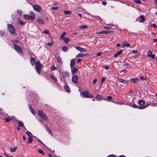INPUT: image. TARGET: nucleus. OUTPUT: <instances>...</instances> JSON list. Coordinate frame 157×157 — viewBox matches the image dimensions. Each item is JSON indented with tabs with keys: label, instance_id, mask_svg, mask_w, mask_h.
<instances>
[{
	"label": "nucleus",
	"instance_id": "4468645a",
	"mask_svg": "<svg viewBox=\"0 0 157 157\" xmlns=\"http://www.w3.org/2000/svg\"><path fill=\"white\" fill-rule=\"evenodd\" d=\"M130 81L132 82L137 83L139 82V79L137 78H132L130 79Z\"/></svg>",
	"mask_w": 157,
	"mask_h": 157
},
{
	"label": "nucleus",
	"instance_id": "dca6fc26",
	"mask_svg": "<svg viewBox=\"0 0 157 157\" xmlns=\"http://www.w3.org/2000/svg\"><path fill=\"white\" fill-rule=\"evenodd\" d=\"M30 62L32 65H33L36 63L35 59L33 57H31Z\"/></svg>",
	"mask_w": 157,
	"mask_h": 157
},
{
	"label": "nucleus",
	"instance_id": "c9c22d12",
	"mask_svg": "<svg viewBox=\"0 0 157 157\" xmlns=\"http://www.w3.org/2000/svg\"><path fill=\"white\" fill-rule=\"evenodd\" d=\"M79 28L80 29H85L87 28V26L86 25H80L79 27Z\"/></svg>",
	"mask_w": 157,
	"mask_h": 157
},
{
	"label": "nucleus",
	"instance_id": "6e6d98bb",
	"mask_svg": "<svg viewBox=\"0 0 157 157\" xmlns=\"http://www.w3.org/2000/svg\"><path fill=\"white\" fill-rule=\"evenodd\" d=\"M152 25V26L154 27V28H157V26H156V25L155 24V23H154V24H153Z\"/></svg>",
	"mask_w": 157,
	"mask_h": 157
},
{
	"label": "nucleus",
	"instance_id": "2f4dec72",
	"mask_svg": "<svg viewBox=\"0 0 157 157\" xmlns=\"http://www.w3.org/2000/svg\"><path fill=\"white\" fill-rule=\"evenodd\" d=\"M66 34V32H63L60 36V38L62 39H63L64 38V37L65 36Z\"/></svg>",
	"mask_w": 157,
	"mask_h": 157
},
{
	"label": "nucleus",
	"instance_id": "8fccbe9b",
	"mask_svg": "<svg viewBox=\"0 0 157 157\" xmlns=\"http://www.w3.org/2000/svg\"><path fill=\"white\" fill-rule=\"evenodd\" d=\"M31 112L33 113V114H36V112L34 110V109H31L30 110Z\"/></svg>",
	"mask_w": 157,
	"mask_h": 157
},
{
	"label": "nucleus",
	"instance_id": "4d7b16f0",
	"mask_svg": "<svg viewBox=\"0 0 157 157\" xmlns=\"http://www.w3.org/2000/svg\"><path fill=\"white\" fill-rule=\"evenodd\" d=\"M17 11L18 12V13H19L20 14H21L22 13V11L21 10H18Z\"/></svg>",
	"mask_w": 157,
	"mask_h": 157
},
{
	"label": "nucleus",
	"instance_id": "473e14b6",
	"mask_svg": "<svg viewBox=\"0 0 157 157\" xmlns=\"http://www.w3.org/2000/svg\"><path fill=\"white\" fill-rule=\"evenodd\" d=\"M18 125L20 127H23L24 126V124L23 122L21 121H18Z\"/></svg>",
	"mask_w": 157,
	"mask_h": 157
},
{
	"label": "nucleus",
	"instance_id": "09e8293b",
	"mask_svg": "<svg viewBox=\"0 0 157 157\" xmlns=\"http://www.w3.org/2000/svg\"><path fill=\"white\" fill-rule=\"evenodd\" d=\"M105 80V78L103 77L101 78V83L102 84L103 82H104Z\"/></svg>",
	"mask_w": 157,
	"mask_h": 157
},
{
	"label": "nucleus",
	"instance_id": "58836bf2",
	"mask_svg": "<svg viewBox=\"0 0 157 157\" xmlns=\"http://www.w3.org/2000/svg\"><path fill=\"white\" fill-rule=\"evenodd\" d=\"M112 32V31H102V33H105V34L109 33H111Z\"/></svg>",
	"mask_w": 157,
	"mask_h": 157
},
{
	"label": "nucleus",
	"instance_id": "6e6552de",
	"mask_svg": "<svg viewBox=\"0 0 157 157\" xmlns=\"http://www.w3.org/2000/svg\"><path fill=\"white\" fill-rule=\"evenodd\" d=\"M33 8L34 10L38 12H40L41 10V7L38 5H34L33 6Z\"/></svg>",
	"mask_w": 157,
	"mask_h": 157
},
{
	"label": "nucleus",
	"instance_id": "052dcab7",
	"mask_svg": "<svg viewBox=\"0 0 157 157\" xmlns=\"http://www.w3.org/2000/svg\"><path fill=\"white\" fill-rule=\"evenodd\" d=\"M102 5H104V6H105L107 4V2H102Z\"/></svg>",
	"mask_w": 157,
	"mask_h": 157
},
{
	"label": "nucleus",
	"instance_id": "f257e3e1",
	"mask_svg": "<svg viewBox=\"0 0 157 157\" xmlns=\"http://www.w3.org/2000/svg\"><path fill=\"white\" fill-rule=\"evenodd\" d=\"M82 96L86 98H92L93 95L92 94H89V91L88 90H85L81 94Z\"/></svg>",
	"mask_w": 157,
	"mask_h": 157
},
{
	"label": "nucleus",
	"instance_id": "603ef678",
	"mask_svg": "<svg viewBox=\"0 0 157 157\" xmlns=\"http://www.w3.org/2000/svg\"><path fill=\"white\" fill-rule=\"evenodd\" d=\"M51 69L52 70H54L56 69V68L54 67V65H52L51 67Z\"/></svg>",
	"mask_w": 157,
	"mask_h": 157
},
{
	"label": "nucleus",
	"instance_id": "cd10ccee",
	"mask_svg": "<svg viewBox=\"0 0 157 157\" xmlns=\"http://www.w3.org/2000/svg\"><path fill=\"white\" fill-rule=\"evenodd\" d=\"M62 50L64 52H66L68 50V48L65 46H63L62 48Z\"/></svg>",
	"mask_w": 157,
	"mask_h": 157
},
{
	"label": "nucleus",
	"instance_id": "ea45409f",
	"mask_svg": "<svg viewBox=\"0 0 157 157\" xmlns=\"http://www.w3.org/2000/svg\"><path fill=\"white\" fill-rule=\"evenodd\" d=\"M125 46H126L127 47H129L130 46V44L128 43H127V42L124 41L123 47H124Z\"/></svg>",
	"mask_w": 157,
	"mask_h": 157
},
{
	"label": "nucleus",
	"instance_id": "69168bd1",
	"mask_svg": "<svg viewBox=\"0 0 157 157\" xmlns=\"http://www.w3.org/2000/svg\"><path fill=\"white\" fill-rule=\"evenodd\" d=\"M14 43H15V44H16V43H18V40H14L13 41Z\"/></svg>",
	"mask_w": 157,
	"mask_h": 157
},
{
	"label": "nucleus",
	"instance_id": "c756f323",
	"mask_svg": "<svg viewBox=\"0 0 157 157\" xmlns=\"http://www.w3.org/2000/svg\"><path fill=\"white\" fill-rule=\"evenodd\" d=\"M64 13H65L66 15H68L70 14L71 13V11L69 10V11H67V10H64L63 11Z\"/></svg>",
	"mask_w": 157,
	"mask_h": 157
},
{
	"label": "nucleus",
	"instance_id": "bb28decb",
	"mask_svg": "<svg viewBox=\"0 0 157 157\" xmlns=\"http://www.w3.org/2000/svg\"><path fill=\"white\" fill-rule=\"evenodd\" d=\"M10 149L11 152H14L16 151L17 149V147H15L13 148H12V147H10Z\"/></svg>",
	"mask_w": 157,
	"mask_h": 157
},
{
	"label": "nucleus",
	"instance_id": "7ed1b4c3",
	"mask_svg": "<svg viewBox=\"0 0 157 157\" xmlns=\"http://www.w3.org/2000/svg\"><path fill=\"white\" fill-rule=\"evenodd\" d=\"M31 15H24V18L27 20H33L35 17V14L33 12H30Z\"/></svg>",
	"mask_w": 157,
	"mask_h": 157
},
{
	"label": "nucleus",
	"instance_id": "a19ab883",
	"mask_svg": "<svg viewBox=\"0 0 157 157\" xmlns=\"http://www.w3.org/2000/svg\"><path fill=\"white\" fill-rule=\"evenodd\" d=\"M140 80H146L147 79L144 76H140Z\"/></svg>",
	"mask_w": 157,
	"mask_h": 157
},
{
	"label": "nucleus",
	"instance_id": "a18cd8bd",
	"mask_svg": "<svg viewBox=\"0 0 157 157\" xmlns=\"http://www.w3.org/2000/svg\"><path fill=\"white\" fill-rule=\"evenodd\" d=\"M134 1L136 3L139 4H141V2L140 0H134Z\"/></svg>",
	"mask_w": 157,
	"mask_h": 157
},
{
	"label": "nucleus",
	"instance_id": "f704fd0d",
	"mask_svg": "<svg viewBox=\"0 0 157 157\" xmlns=\"http://www.w3.org/2000/svg\"><path fill=\"white\" fill-rule=\"evenodd\" d=\"M57 60L59 63H63L62 59L60 56H59L58 57V58H57Z\"/></svg>",
	"mask_w": 157,
	"mask_h": 157
},
{
	"label": "nucleus",
	"instance_id": "13d9d810",
	"mask_svg": "<svg viewBox=\"0 0 157 157\" xmlns=\"http://www.w3.org/2000/svg\"><path fill=\"white\" fill-rule=\"evenodd\" d=\"M97 81V79H94L93 80V84H95V83Z\"/></svg>",
	"mask_w": 157,
	"mask_h": 157
},
{
	"label": "nucleus",
	"instance_id": "0eeeda50",
	"mask_svg": "<svg viewBox=\"0 0 157 157\" xmlns=\"http://www.w3.org/2000/svg\"><path fill=\"white\" fill-rule=\"evenodd\" d=\"M72 82L75 84H77L78 82V77L77 75H75L72 76Z\"/></svg>",
	"mask_w": 157,
	"mask_h": 157
},
{
	"label": "nucleus",
	"instance_id": "aec40b11",
	"mask_svg": "<svg viewBox=\"0 0 157 157\" xmlns=\"http://www.w3.org/2000/svg\"><path fill=\"white\" fill-rule=\"evenodd\" d=\"M51 78L52 79L54 82H55L56 83L57 82V79L55 78V77L54 75H52L51 76Z\"/></svg>",
	"mask_w": 157,
	"mask_h": 157
},
{
	"label": "nucleus",
	"instance_id": "bf43d9fd",
	"mask_svg": "<svg viewBox=\"0 0 157 157\" xmlns=\"http://www.w3.org/2000/svg\"><path fill=\"white\" fill-rule=\"evenodd\" d=\"M138 51L137 50H133L132 51V53H137Z\"/></svg>",
	"mask_w": 157,
	"mask_h": 157
},
{
	"label": "nucleus",
	"instance_id": "0e129e2a",
	"mask_svg": "<svg viewBox=\"0 0 157 157\" xmlns=\"http://www.w3.org/2000/svg\"><path fill=\"white\" fill-rule=\"evenodd\" d=\"M101 54L102 53L101 52H99L98 53H97V55L98 56H99L101 55Z\"/></svg>",
	"mask_w": 157,
	"mask_h": 157
},
{
	"label": "nucleus",
	"instance_id": "9d476101",
	"mask_svg": "<svg viewBox=\"0 0 157 157\" xmlns=\"http://www.w3.org/2000/svg\"><path fill=\"white\" fill-rule=\"evenodd\" d=\"M76 48L78 51L81 52H87L85 48H83L79 47H76Z\"/></svg>",
	"mask_w": 157,
	"mask_h": 157
},
{
	"label": "nucleus",
	"instance_id": "6ab92c4d",
	"mask_svg": "<svg viewBox=\"0 0 157 157\" xmlns=\"http://www.w3.org/2000/svg\"><path fill=\"white\" fill-rule=\"evenodd\" d=\"M46 129L47 130L49 134H50L52 136H53V134L51 130L48 128L46 126H45Z\"/></svg>",
	"mask_w": 157,
	"mask_h": 157
},
{
	"label": "nucleus",
	"instance_id": "39448f33",
	"mask_svg": "<svg viewBox=\"0 0 157 157\" xmlns=\"http://www.w3.org/2000/svg\"><path fill=\"white\" fill-rule=\"evenodd\" d=\"M35 68L37 72L39 74L40 72L41 64L39 61L37 62L36 63Z\"/></svg>",
	"mask_w": 157,
	"mask_h": 157
},
{
	"label": "nucleus",
	"instance_id": "393cba45",
	"mask_svg": "<svg viewBox=\"0 0 157 157\" xmlns=\"http://www.w3.org/2000/svg\"><path fill=\"white\" fill-rule=\"evenodd\" d=\"M64 88L65 90L67 92H70V89L69 88V87L67 86L66 85L64 86Z\"/></svg>",
	"mask_w": 157,
	"mask_h": 157
},
{
	"label": "nucleus",
	"instance_id": "4be33fe9",
	"mask_svg": "<svg viewBox=\"0 0 157 157\" xmlns=\"http://www.w3.org/2000/svg\"><path fill=\"white\" fill-rule=\"evenodd\" d=\"M33 141V136H30L28 138V141L27 143L28 144H30L32 143Z\"/></svg>",
	"mask_w": 157,
	"mask_h": 157
},
{
	"label": "nucleus",
	"instance_id": "f3484780",
	"mask_svg": "<svg viewBox=\"0 0 157 157\" xmlns=\"http://www.w3.org/2000/svg\"><path fill=\"white\" fill-rule=\"evenodd\" d=\"M122 52V50H120L118 52L116 53L113 56V57H116L118 56L119 55L121 54Z\"/></svg>",
	"mask_w": 157,
	"mask_h": 157
},
{
	"label": "nucleus",
	"instance_id": "5fc2aeb1",
	"mask_svg": "<svg viewBox=\"0 0 157 157\" xmlns=\"http://www.w3.org/2000/svg\"><path fill=\"white\" fill-rule=\"evenodd\" d=\"M107 98L108 100H111L112 99V97L111 96H107Z\"/></svg>",
	"mask_w": 157,
	"mask_h": 157
},
{
	"label": "nucleus",
	"instance_id": "e2e57ef3",
	"mask_svg": "<svg viewBox=\"0 0 157 157\" xmlns=\"http://www.w3.org/2000/svg\"><path fill=\"white\" fill-rule=\"evenodd\" d=\"M116 155H109L108 157H115Z\"/></svg>",
	"mask_w": 157,
	"mask_h": 157
},
{
	"label": "nucleus",
	"instance_id": "338daca9",
	"mask_svg": "<svg viewBox=\"0 0 157 157\" xmlns=\"http://www.w3.org/2000/svg\"><path fill=\"white\" fill-rule=\"evenodd\" d=\"M37 139L38 140V141H39V142L40 143H41L42 144H44V143L41 140H40L38 138H37Z\"/></svg>",
	"mask_w": 157,
	"mask_h": 157
},
{
	"label": "nucleus",
	"instance_id": "3c124183",
	"mask_svg": "<svg viewBox=\"0 0 157 157\" xmlns=\"http://www.w3.org/2000/svg\"><path fill=\"white\" fill-rule=\"evenodd\" d=\"M58 9V7H51V9L52 10H56Z\"/></svg>",
	"mask_w": 157,
	"mask_h": 157
},
{
	"label": "nucleus",
	"instance_id": "5701e85b",
	"mask_svg": "<svg viewBox=\"0 0 157 157\" xmlns=\"http://www.w3.org/2000/svg\"><path fill=\"white\" fill-rule=\"evenodd\" d=\"M87 55H88L87 54H84L82 53H80L79 54H78L76 56V57H83V56H86Z\"/></svg>",
	"mask_w": 157,
	"mask_h": 157
},
{
	"label": "nucleus",
	"instance_id": "412c9836",
	"mask_svg": "<svg viewBox=\"0 0 157 157\" xmlns=\"http://www.w3.org/2000/svg\"><path fill=\"white\" fill-rule=\"evenodd\" d=\"M140 18L141 19V20L140 21V22H144L145 20V18L144 17V16L143 15H140Z\"/></svg>",
	"mask_w": 157,
	"mask_h": 157
},
{
	"label": "nucleus",
	"instance_id": "e433bc0d",
	"mask_svg": "<svg viewBox=\"0 0 157 157\" xmlns=\"http://www.w3.org/2000/svg\"><path fill=\"white\" fill-rule=\"evenodd\" d=\"M4 120L6 122H8L11 121L12 119L9 117H6L5 118Z\"/></svg>",
	"mask_w": 157,
	"mask_h": 157
},
{
	"label": "nucleus",
	"instance_id": "7c9ffc66",
	"mask_svg": "<svg viewBox=\"0 0 157 157\" xmlns=\"http://www.w3.org/2000/svg\"><path fill=\"white\" fill-rule=\"evenodd\" d=\"M63 40L66 44L68 43L70 40L68 38H64L63 39Z\"/></svg>",
	"mask_w": 157,
	"mask_h": 157
},
{
	"label": "nucleus",
	"instance_id": "9b49d317",
	"mask_svg": "<svg viewBox=\"0 0 157 157\" xmlns=\"http://www.w3.org/2000/svg\"><path fill=\"white\" fill-rule=\"evenodd\" d=\"M118 81L121 82L122 84H127L128 83V81H125L124 79L119 78H118Z\"/></svg>",
	"mask_w": 157,
	"mask_h": 157
},
{
	"label": "nucleus",
	"instance_id": "f03ea898",
	"mask_svg": "<svg viewBox=\"0 0 157 157\" xmlns=\"http://www.w3.org/2000/svg\"><path fill=\"white\" fill-rule=\"evenodd\" d=\"M37 111L38 114L41 118L45 121H47L48 117L43 112L42 110L40 111L38 110Z\"/></svg>",
	"mask_w": 157,
	"mask_h": 157
},
{
	"label": "nucleus",
	"instance_id": "864d4df0",
	"mask_svg": "<svg viewBox=\"0 0 157 157\" xmlns=\"http://www.w3.org/2000/svg\"><path fill=\"white\" fill-rule=\"evenodd\" d=\"M5 33L2 31H0V35L1 36H2Z\"/></svg>",
	"mask_w": 157,
	"mask_h": 157
},
{
	"label": "nucleus",
	"instance_id": "f8f14e48",
	"mask_svg": "<svg viewBox=\"0 0 157 157\" xmlns=\"http://www.w3.org/2000/svg\"><path fill=\"white\" fill-rule=\"evenodd\" d=\"M96 99L98 101H101V100H105V99H104L101 95H97L96 97H95Z\"/></svg>",
	"mask_w": 157,
	"mask_h": 157
},
{
	"label": "nucleus",
	"instance_id": "72a5a7b5",
	"mask_svg": "<svg viewBox=\"0 0 157 157\" xmlns=\"http://www.w3.org/2000/svg\"><path fill=\"white\" fill-rule=\"evenodd\" d=\"M149 105V104H147L145 105H144V107H139V109H144L146 108V107H147Z\"/></svg>",
	"mask_w": 157,
	"mask_h": 157
},
{
	"label": "nucleus",
	"instance_id": "a878e982",
	"mask_svg": "<svg viewBox=\"0 0 157 157\" xmlns=\"http://www.w3.org/2000/svg\"><path fill=\"white\" fill-rule=\"evenodd\" d=\"M38 22L39 23L41 24H44V22L43 20L41 18H39L37 19Z\"/></svg>",
	"mask_w": 157,
	"mask_h": 157
},
{
	"label": "nucleus",
	"instance_id": "1a4fd4ad",
	"mask_svg": "<svg viewBox=\"0 0 157 157\" xmlns=\"http://www.w3.org/2000/svg\"><path fill=\"white\" fill-rule=\"evenodd\" d=\"M138 103L139 105V107H144L145 104V101L142 100H140L138 101Z\"/></svg>",
	"mask_w": 157,
	"mask_h": 157
},
{
	"label": "nucleus",
	"instance_id": "c85d7f7f",
	"mask_svg": "<svg viewBox=\"0 0 157 157\" xmlns=\"http://www.w3.org/2000/svg\"><path fill=\"white\" fill-rule=\"evenodd\" d=\"M147 56L151 58L152 59H155V55L154 54H148Z\"/></svg>",
	"mask_w": 157,
	"mask_h": 157
},
{
	"label": "nucleus",
	"instance_id": "c03bdc74",
	"mask_svg": "<svg viewBox=\"0 0 157 157\" xmlns=\"http://www.w3.org/2000/svg\"><path fill=\"white\" fill-rule=\"evenodd\" d=\"M38 152L40 154L43 155L44 154V153L43 150L41 149H39L38 150Z\"/></svg>",
	"mask_w": 157,
	"mask_h": 157
},
{
	"label": "nucleus",
	"instance_id": "2eb2a0df",
	"mask_svg": "<svg viewBox=\"0 0 157 157\" xmlns=\"http://www.w3.org/2000/svg\"><path fill=\"white\" fill-rule=\"evenodd\" d=\"M75 59H72L71 60V63H70V67L71 68H72L74 67L75 66Z\"/></svg>",
	"mask_w": 157,
	"mask_h": 157
},
{
	"label": "nucleus",
	"instance_id": "423d86ee",
	"mask_svg": "<svg viewBox=\"0 0 157 157\" xmlns=\"http://www.w3.org/2000/svg\"><path fill=\"white\" fill-rule=\"evenodd\" d=\"M13 46L15 50L18 53L22 54L23 53V51L21 47L16 44H14Z\"/></svg>",
	"mask_w": 157,
	"mask_h": 157
},
{
	"label": "nucleus",
	"instance_id": "b1692460",
	"mask_svg": "<svg viewBox=\"0 0 157 157\" xmlns=\"http://www.w3.org/2000/svg\"><path fill=\"white\" fill-rule=\"evenodd\" d=\"M18 23L21 25H23L25 24V23L22 21L20 18L18 19Z\"/></svg>",
	"mask_w": 157,
	"mask_h": 157
},
{
	"label": "nucleus",
	"instance_id": "4c0bfd02",
	"mask_svg": "<svg viewBox=\"0 0 157 157\" xmlns=\"http://www.w3.org/2000/svg\"><path fill=\"white\" fill-rule=\"evenodd\" d=\"M26 134L29 136V137L31 136H33V135L31 133V132L29 131H27L26 132Z\"/></svg>",
	"mask_w": 157,
	"mask_h": 157
},
{
	"label": "nucleus",
	"instance_id": "de8ad7c7",
	"mask_svg": "<svg viewBox=\"0 0 157 157\" xmlns=\"http://www.w3.org/2000/svg\"><path fill=\"white\" fill-rule=\"evenodd\" d=\"M103 67L106 70H108L109 67V66H108L106 65H104L103 66Z\"/></svg>",
	"mask_w": 157,
	"mask_h": 157
},
{
	"label": "nucleus",
	"instance_id": "774afa93",
	"mask_svg": "<svg viewBox=\"0 0 157 157\" xmlns=\"http://www.w3.org/2000/svg\"><path fill=\"white\" fill-rule=\"evenodd\" d=\"M157 41V38L156 39H154L153 40V42H156Z\"/></svg>",
	"mask_w": 157,
	"mask_h": 157
},
{
	"label": "nucleus",
	"instance_id": "79ce46f5",
	"mask_svg": "<svg viewBox=\"0 0 157 157\" xmlns=\"http://www.w3.org/2000/svg\"><path fill=\"white\" fill-rule=\"evenodd\" d=\"M43 33L46 34H49V31L48 29H45L44 30L43 32Z\"/></svg>",
	"mask_w": 157,
	"mask_h": 157
},
{
	"label": "nucleus",
	"instance_id": "49530a36",
	"mask_svg": "<svg viewBox=\"0 0 157 157\" xmlns=\"http://www.w3.org/2000/svg\"><path fill=\"white\" fill-rule=\"evenodd\" d=\"M53 44V41L52 40V42L51 43H48L47 44V45L49 46H51Z\"/></svg>",
	"mask_w": 157,
	"mask_h": 157
},
{
	"label": "nucleus",
	"instance_id": "680f3d73",
	"mask_svg": "<svg viewBox=\"0 0 157 157\" xmlns=\"http://www.w3.org/2000/svg\"><path fill=\"white\" fill-rule=\"evenodd\" d=\"M121 71L123 72L124 73H126L127 72V70L126 69H124L122 70Z\"/></svg>",
	"mask_w": 157,
	"mask_h": 157
},
{
	"label": "nucleus",
	"instance_id": "a211bd4d",
	"mask_svg": "<svg viewBox=\"0 0 157 157\" xmlns=\"http://www.w3.org/2000/svg\"><path fill=\"white\" fill-rule=\"evenodd\" d=\"M78 71V69L76 67L74 68L72 70H71V73L72 74H75Z\"/></svg>",
	"mask_w": 157,
	"mask_h": 157
},
{
	"label": "nucleus",
	"instance_id": "ddd939ff",
	"mask_svg": "<svg viewBox=\"0 0 157 157\" xmlns=\"http://www.w3.org/2000/svg\"><path fill=\"white\" fill-rule=\"evenodd\" d=\"M62 76L63 77H67L69 76L68 72L67 71H65L62 72Z\"/></svg>",
	"mask_w": 157,
	"mask_h": 157
},
{
	"label": "nucleus",
	"instance_id": "37998d69",
	"mask_svg": "<svg viewBox=\"0 0 157 157\" xmlns=\"http://www.w3.org/2000/svg\"><path fill=\"white\" fill-rule=\"evenodd\" d=\"M132 107L134 108H137L139 109V106L136 105L135 104H134L132 105Z\"/></svg>",
	"mask_w": 157,
	"mask_h": 157
},
{
	"label": "nucleus",
	"instance_id": "20e7f679",
	"mask_svg": "<svg viewBox=\"0 0 157 157\" xmlns=\"http://www.w3.org/2000/svg\"><path fill=\"white\" fill-rule=\"evenodd\" d=\"M8 29L11 34H14L15 32V29L14 26L11 24H8Z\"/></svg>",
	"mask_w": 157,
	"mask_h": 157
}]
</instances>
